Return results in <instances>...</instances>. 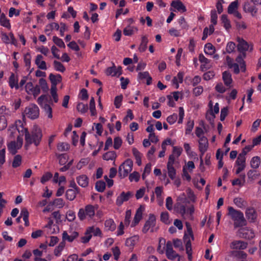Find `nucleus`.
I'll return each mask as SVG.
<instances>
[{"instance_id":"1","label":"nucleus","mask_w":261,"mask_h":261,"mask_svg":"<svg viewBox=\"0 0 261 261\" xmlns=\"http://www.w3.org/2000/svg\"><path fill=\"white\" fill-rule=\"evenodd\" d=\"M21 129L19 128H17L18 131L20 133V132L22 134H24L25 140L26 142V145H31L34 144L36 146L39 145L42 137V130L37 125H34L30 133L27 128H24L21 126Z\"/></svg>"},{"instance_id":"2","label":"nucleus","mask_w":261,"mask_h":261,"mask_svg":"<svg viewBox=\"0 0 261 261\" xmlns=\"http://www.w3.org/2000/svg\"><path fill=\"white\" fill-rule=\"evenodd\" d=\"M228 215L234 221V227H242L246 225V220L243 213L234 209L232 207H228Z\"/></svg>"},{"instance_id":"3","label":"nucleus","mask_w":261,"mask_h":261,"mask_svg":"<svg viewBox=\"0 0 261 261\" xmlns=\"http://www.w3.org/2000/svg\"><path fill=\"white\" fill-rule=\"evenodd\" d=\"M133 162L130 159L125 160L119 167L118 175L121 178L126 177L133 169Z\"/></svg>"},{"instance_id":"4","label":"nucleus","mask_w":261,"mask_h":261,"mask_svg":"<svg viewBox=\"0 0 261 261\" xmlns=\"http://www.w3.org/2000/svg\"><path fill=\"white\" fill-rule=\"evenodd\" d=\"M94 236L102 237V232L100 228L94 226L88 227L85 232L84 237H83V243H88L92 237V234Z\"/></svg>"},{"instance_id":"5","label":"nucleus","mask_w":261,"mask_h":261,"mask_svg":"<svg viewBox=\"0 0 261 261\" xmlns=\"http://www.w3.org/2000/svg\"><path fill=\"white\" fill-rule=\"evenodd\" d=\"M24 113L28 118L34 120L39 117V109L36 105L31 104L25 108Z\"/></svg>"},{"instance_id":"6","label":"nucleus","mask_w":261,"mask_h":261,"mask_svg":"<svg viewBox=\"0 0 261 261\" xmlns=\"http://www.w3.org/2000/svg\"><path fill=\"white\" fill-rule=\"evenodd\" d=\"M175 158L173 154H171L169 157L168 162L167 163V170L169 177L171 179H174L176 177V170L173 167V164Z\"/></svg>"},{"instance_id":"7","label":"nucleus","mask_w":261,"mask_h":261,"mask_svg":"<svg viewBox=\"0 0 261 261\" xmlns=\"http://www.w3.org/2000/svg\"><path fill=\"white\" fill-rule=\"evenodd\" d=\"M166 254L169 259L173 260L178 257V261L180 260V256L173 250L172 244L170 241H168L166 244Z\"/></svg>"},{"instance_id":"8","label":"nucleus","mask_w":261,"mask_h":261,"mask_svg":"<svg viewBox=\"0 0 261 261\" xmlns=\"http://www.w3.org/2000/svg\"><path fill=\"white\" fill-rule=\"evenodd\" d=\"M155 222L156 219L155 216L152 214H150L148 220L145 222L143 227L142 232L146 233L149 229H151V232H153V227L155 225Z\"/></svg>"},{"instance_id":"9","label":"nucleus","mask_w":261,"mask_h":261,"mask_svg":"<svg viewBox=\"0 0 261 261\" xmlns=\"http://www.w3.org/2000/svg\"><path fill=\"white\" fill-rule=\"evenodd\" d=\"M238 233L239 237L243 239L250 240L254 237L253 230L248 227L240 228Z\"/></svg>"},{"instance_id":"10","label":"nucleus","mask_w":261,"mask_h":261,"mask_svg":"<svg viewBox=\"0 0 261 261\" xmlns=\"http://www.w3.org/2000/svg\"><path fill=\"white\" fill-rule=\"evenodd\" d=\"M208 140L207 138L204 136H202L199 138V149L201 153L200 155L201 164H202L203 160L202 159V156L203 155L204 152L207 150L208 148Z\"/></svg>"},{"instance_id":"11","label":"nucleus","mask_w":261,"mask_h":261,"mask_svg":"<svg viewBox=\"0 0 261 261\" xmlns=\"http://www.w3.org/2000/svg\"><path fill=\"white\" fill-rule=\"evenodd\" d=\"M133 196V193L132 192H122L116 199V205L121 206L124 202L128 201Z\"/></svg>"},{"instance_id":"12","label":"nucleus","mask_w":261,"mask_h":261,"mask_svg":"<svg viewBox=\"0 0 261 261\" xmlns=\"http://www.w3.org/2000/svg\"><path fill=\"white\" fill-rule=\"evenodd\" d=\"M113 64V66L112 67L107 68L106 70V74L107 75H112L113 76L117 75L119 76L122 73L121 67L119 66L118 68H116L114 63Z\"/></svg>"},{"instance_id":"13","label":"nucleus","mask_w":261,"mask_h":261,"mask_svg":"<svg viewBox=\"0 0 261 261\" xmlns=\"http://www.w3.org/2000/svg\"><path fill=\"white\" fill-rule=\"evenodd\" d=\"M246 217L250 222H254L257 218V213L253 207L247 208L245 212Z\"/></svg>"},{"instance_id":"14","label":"nucleus","mask_w":261,"mask_h":261,"mask_svg":"<svg viewBox=\"0 0 261 261\" xmlns=\"http://www.w3.org/2000/svg\"><path fill=\"white\" fill-rule=\"evenodd\" d=\"M9 85L12 89L14 88L16 90H18L19 88L18 85V77L14 73H11L9 78Z\"/></svg>"},{"instance_id":"15","label":"nucleus","mask_w":261,"mask_h":261,"mask_svg":"<svg viewBox=\"0 0 261 261\" xmlns=\"http://www.w3.org/2000/svg\"><path fill=\"white\" fill-rule=\"evenodd\" d=\"M248 243L242 241H234L231 243L230 247L233 249H245L247 248Z\"/></svg>"},{"instance_id":"16","label":"nucleus","mask_w":261,"mask_h":261,"mask_svg":"<svg viewBox=\"0 0 261 261\" xmlns=\"http://www.w3.org/2000/svg\"><path fill=\"white\" fill-rule=\"evenodd\" d=\"M49 79L51 83V87H57V84L60 83L62 81V76L59 74L55 75L53 73H50L49 75Z\"/></svg>"},{"instance_id":"17","label":"nucleus","mask_w":261,"mask_h":261,"mask_svg":"<svg viewBox=\"0 0 261 261\" xmlns=\"http://www.w3.org/2000/svg\"><path fill=\"white\" fill-rule=\"evenodd\" d=\"M239 44H238L237 48L238 51L240 52H245L249 48V44L248 43L243 39L238 38Z\"/></svg>"},{"instance_id":"18","label":"nucleus","mask_w":261,"mask_h":261,"mask_svg":"<svg viewBox=\"0 0 261 261\" xmlns=\"http://www.w3.org/2000/svg\"><path fill=\"white\" fill-rule=\"evenodd\" d=\"M142 206H141L139 208H138L136 213L135 214V217L134 218V220L131 224L132 227H134L138 224L142 219Z\"/></svg>"},{"instance_id":"19","label":"nucleus","mask_w":261,"mask_h":261,"mask_svg":"<svg viewBox=\"0 0 261 261\" xmlns=\"http://www.w3.org/2000/svg\"><path fill=\"white\" fill-rule=\"evenodd\" d=\"M42 59L43 56L42 55H38L35 60V64L39 69L46 70L47 69L46 62L44 61H42Z\"/></svg>"},{"instance_id":"20","label":"nucleus","mask_w":261,"mask_h":261,"mask_svg":"<svg viewBox=\"0 0 261 261\" xmlns=\"http://www.w3.org/2000/svg\"><path fill=\"white\" fill-rule=\"evenodd\" d=\"M94 215H95V210H94V206L92 205H88L85 207V212L84 213L83 211V219H84V217H85L86 215L91 218Z\"/></svg>"},{"instance_id":"21","label":"nucleus","mask_w":261,"mask_h":261,"mask_svg":"<svg viewBox=\"0 0 261 261\" xmlns=\"http://www.w3.org/2000/svg\"><path fill=\"white\" fill-rule=\"evenodd\" d=\"M222 78L225 85L227 86H230L232 80L231 75L228 71H224L222 74Z\"/></svg>"},{"instance_id":"22","label":"nucleus","mask_w":261,"mask_h":261,"mask_svg":"<svg viewBox=\"0 0 261 261\" xmlns=\"http://www.w3.org/2000/svg\"><path fill=\"white\" fill-rule=\"evenodd\" d=\"M148 42V40L147 36H142L141 37V42L138 48L140 52H144L146 50Z\"/></svg>"},{"instance_id":"23","label":"nucleus","mask_w":261,"mask_h":261,"mask_svg":"<svg viewBox=\"0 0 261 261\" xmlns=\"http://www.w3.org/2000/svg\"><path fill=\"white\" fill-rule=\"evenodd\" d=\"M171 6L178 11H181L183 12L186 11V7L180 1H173L171 3Z\"/></svg>"},{"instance_id":"24","label":"nucleus","mask_w":261,"mask_h":261,"mask_svg":"<svg viewBox=\"0 0 261 261\" xmlns=\"http://www.w3.org/2000/svg\"><path fill=\"white\" fill-rule=\"evenodd\" d=\"M243 10L245 12L251 13H256L257 9L254 6L251 5L249 2H246L243 6Z\"/></svg>"},{"instance_id":"25","label":"nucleus","mask_w":261,"mask_h":261,"mask_svg":"<svg viewBox=\"0 0 261 261\" xmlns=\"http://www.w3.org/2000/svg\"><path fill=\"white\" fill-rule=\"evenodd\" d=\"M0 24L7 29L11 28L10 21L4 13L2 14L0 17Z\"/></svg>"},{"instance_id":"26","label":"nucleus","mask_w":261,"mask_h":261,"mask_svg":"<svg viewBox=\"0 0 261 261\" xmlns=\"http://www.w3.org/2000/svg\"><path fill=\"white\" fill-rule=\"evenodd\" d=\"M138 240L139 238L138 236H133L126 239L125 241V245L131 248H133Z\"/></svg>"},{"instance_id":"27","label":"nucleus","mask_w":261,"mask_h":261,"mask_svg":"<svg viewBox=\"0 0 261 261\" xmlns=\"http://www.w3.org/2000/svg\"><path fill=\"white\" fill-rule=\"evenodd\" d=\"M174 210L182 216H184L186 213V208L185 205L178 202H176L174 205Z\"/></svg>"},{"instance_id":"28","label":"nucleus","mask_w":261,"mask_h":261,"mask_svg":"<svg viewBox=\"0 0 261 261\" xmlns=\"http://www.w3.org/2000/svg\"><path fill=\"white\" fill-rule=\"evenodd\" d=\"M138 31L137 28L128 25L123 29V33L125 36H132L135 32Z\"/></svg>"},{"instance_id":"29","label":"nucleus","mask_w":261,"mask_h":261,"mask_svg":"<svg viewBox=\"0 0 261 261\" xmlns=\"http://www.w3.org/2000/svg\"><path fill=\"white\" fill-rule=\"evenodd\" d=\"M215 47L210 43L205 44L204 48V52L205 54L212 55L215 52Z\"/></svg>"},{"instance_id":"30","label":"nucleus","mask_w":261,"mask_h":261,"mask_svg":"<svg viewBox=\"0 0 261 261\" xmlns=\"http://www.w3.org/2000/svg\"><path fill=\"white\" fill-rule=\"evenodd\" d=\"M105 225L108 230L113 231L116 228V225L112 219H109L105 221Z\"/></svg>"},{"instance_id":"31","label":"nucleus","mask_w":261,"mask_h":261,"mask_svg":"<svg viewBox=\"0 0 261 261\" xmlns=\"http://www.w3.org/2000/svg\"><path fill=\"white\" fill-rule=\"evenodd\" d=\"M261 161L259 157L256 156L253 157L250 162V165L251 167L253 168L256 169L257 168L260 164Z\"/></svg>"},{"instance_id":"32","label":"nucleus","mask_w":261,"mask_h":261,"mask_svg":"<svg viewBox=\"0 0 261 261\" xmlns=\"http://www.w3.org/2000/svg\"><path fill=\"white\" fill-rule=\"evenodd\" d=\"M17 145L14 141L11 142L8 145V150L12 154L14 155L16 153L17 149L19 148V147L17 148Z\"/></svg>"},{"instance_id":"33","label":"nucleus","mask_w":261,"mask_h":261,"mask_svg":"<svg viewBox=\"0 0 261 261\" xmlns=\"http://www.w3.org/2000/svg\"><path fill=\"white\" fill-rule=\"evenodd\" d=\"M238 7V3L237 1L233 2L230 4L228 7V13L233 14L237 11Z\"/></svg>"},{"instance_id":"34","label":"nucleus","mask_w":261,"mask_h":261,"mask_svg":"<svg viewBox=\"0 0 261 261\" xmlns=\"http://www.w3.org/2000/svg\"><path fill=\"white\" fill-rule=\"evenodd\" d=\"M221 20L222 23H223L224 27L226 29V30H228L231 28V24L230 23V21L227 18V16L225 14H223L221 16Z\"/></svg>"},{"instance_id":"35","label":"nucleus","mask_w":261,"mask_h":261,"mask_svg":"<svg viewBox=\"0 0 261 261\" xmlns=\"http://www.w3.org/2000/svg\"><path fill=\"white\" fill-rule=\"evenodd\" d=\"M234 204L240 208H243L246 206V202L241 198L237 197L233 199Z\"/></svg>"},{"instance_id":"36","label":"nucleus","mask_w":261,"mask_h":261,"mask_svg":"<svg viewBox=\"0 0 261 261\" xmlns=\"http://www.w3.org/2000/svg\"><path fill=\"white\" fill-rule=\"evenodd\" d=\"M22 158L20 155L17 154L14 158L13 161L12 163V166L13 168H17L19 167L21 163Z\"/></svg>"},{"instance_id":"37","label":"nucleus","mask_w":261,"mask_h":261,"mask_svg":"<svg viewBox=\"0 0 261 261\" xmlns=\"http://www.w3.org/2000/svg\"><path fill=\"white\" fill-rule=\"evenodd\" d=\"M50 204L58 208H62L64 205V202L62 198H56L53 201L50 202Z\"/></svg>"},{"instance_id":"38","label":"nucleus","mask_w":261,"mask_h":261,"mask_svg":"<svg viewBox=\"0 0 261 261\" xmlns=\"http://www.w3.org/2000/svg\"><path fill=\"white\" fill-rule=\"evenodd\" d=\"M106 188V183L102 180H98L96 182L95 189L99 192H103Z\"/></svg>"},{"instance_id":"39","label":"nucleus","mask_w":261,"mask_h":261,"mask_svg":"<svg viewBox=\"0 0 261 261\" xmlns=\"http://www.w3.org/2000/svg\"><path fill=\"white\" fill-rule=\"evenodd\" d=\"M116 158V154L114 151H109L103 155V159L105 160H113Z\"/></svg>"},{"instance_id":"40","label":"nucleus","mask_w":261,"mask_h":261,"mask_svg":"<svg viewBox=\"0 0 261 261\" xmlns=\"http://www.w3.org/2000/svg\"><path fill=\"white\" fill-rule=\"evenodd\" d=\"M54 68L56 71L63 72L65 70V68L64 65L59 61H54Z\"/></svg>"},{"instance_id":"41","label":"nucleus","mask_w":261,"mask_h":261,"mask_svg":"<svg viewBox=\"0 0 261 261\" xmlns=\"http://www.w3.org/2000/svg\"><path fill=\"white\" fill-rule=\"evenodd\" d=\"M57 158L59 160V164L61 165H64L67 162L68 159V155L66 153H62L59 154Z\"/></svg>"},{"instance_id":"42","label":"nucleus","mask_w":261,"mask_h":261,"mask_svg":"<svg viewBox=\"0 0 261 261\" xmlns=\"http://www.w3.org/2000/svg\"><path fill=\"white\" fill-rule=\"evenodd\" d=\"M39 86H40V87L41 88V89L43 92H46L48 91V87L46 81L44 79L41 78L39 80Z\"/></svg>"},{"instance_id":"43","label":"nucleus","mask_w":261,"mask_h":261,"mask_svg":"<svg viewBox=\"0 0 261 261\" xmlns=\"http://www.w3.org/2000/svg\"><path fill=\"white\" fill-rule=\"evenodd\" d=\"M23 60L25 66L28 69H29L31 64V56L29 53H27L24 55Z\"/></svg>"},{"instance_id":"44","label":"nucleus","mask_w":261,"mask_h":261,"mask_svg":"<svg viewBox=\"0 0 261 261\" xmlns=\"http://www.w3.org/2000/svg\"><path fill=\"white\" fill-rule=\"evenodd\" d=\"M66 198L70 201L73 200L75 197V191L73 189H68L66 192Z\"/></svg>"},{"instance_id":"45","label":"nucleus","mask_w":261,"mask_h":261,"mask_svg":"<svg viewBox=\"0 0 261 261\" xmlns=\"http://www.w3.org/2000/svg\"><path fill=\"white\" fill-rule=\"evenodd\" d=\"M42 108L45 112L46 114L47 115L48 117L49 118H51L53 117V115L51 107L47 103H44Z\"/></svg>"},{"instance_id":"46","label":"nucleus","mask_w":261,"mask_h":261,"mask_svg":"<svg viewBox=\"0 0 261 261\" xmlns=\"http://www.w3.org/2000/svg\"><path fill=\"white\" fill-rule=\"evenodd\" d=\"M54 42L59 47L65 48V45L62 39L58 38L57 36H54L53 38Z\"/></svg>"},{"instance_id":"47","label":"nucleus","mask_w":261,"mask_h":261,"mask_svg":"<svg viewBox=\"0 0 261 261\" xmlns=\"http://www.w3.org/2000/svg\"><path fill=\"white\" fill-rule=\"evenodd\" d=\"M236 163L238 166H243L246 167V156L239 154Z\"/></svg>"},{"instance_id":"48","label":"nucleus","mask_w":261,"mask_h":261,"mask_svg":"<svg viewBox=\"0 0 261 261\" xmlns=\"http://www.w3.org/2000/svg\"><path fill=\"white\" fill-rule=\"evenodd\" d=\"M206 118L210 121V123L214 126V121L215 118V114L213 113V110H210L209 112L206 114Z\"/></svg>"},{"instance_id":"49","label":"nucleus","mask_w":261,"mask_h":261,"mask_svg":"<svg viewBox=\"0 0 261 261\" xmlns=\"http://www.w3.org/2000/svg\"><path fill=\"white\" fill-rule=\"evenodd\" d=\"M69 146L68 144L65 143H59L57 145V149L60 151H64L68 150Z\"/></svg>"},{"instance_id":"50","label":"nucleus","mask_w":261,"mask_h":261,"mask_svg":"<svg viewBox=\"0 0 261 261\" xmlns=\"http://www.w3.org/2000/svg\"><path fill=\"white\" fill-rule=\"evenodd\" d=\"M122 143V141L120 137H115L114 140V148L118 149L121 147Z\"/></svg>"},{"instance_id":"51","label":"nucleus","mask_w":261,"mask_h":261,"mask_svg":"<svg viewBox=\"0 0 261 261\" xmlns=\"http://www.w3.org/2000/svg\"><path fill=\"white\" fill-rule=\"evenodd\" d=\"M57 87H51L50 93L55 102L58 101V96L57 93Z\"/></svg>"},{"instance_id":"52","label":"nucleus","mask_w":261,"mask_h":261,"mask_svg":"<svg viewBox=\"0 0 261 261\" xmlns=\"http://www.w3.org/2000/svg\"><path fill=\"white\" fill-rule=\"evenodd\" d=\"M173 245L175 248H178L180 251L184 250L182 243L180 240L178 239L173 240Z\"/></svg>"},{"instance_id":"53","label":"nucleus","mask_w":261,"mask_h":261,"mask_svg":"<svg viewBox=\"0 0 261 261\" xmlns=\"http://www.w3.org/2000/svg\"><path fill=\"white\" fill-rule=\"evenodd\" d=\"M161 220L166 224L170 223L169 214L167 212H163L161 215Z\"/></svg>"},{"instance_id":"54","label":"nucleus","mask_w":261,"mask_h":261,"mask_svg":"<svg viewBox=\"0 0 261 261\" xmlns=\"http://www.w3.org/2000/svg\"><path fill=\"white\" fill-rule=\"evenodd\" d=\"M165 239L163 238L160 239L157 250L160 254H163L164 253V249H162V245L165 246Z\"/></svg>"},{"instance_id":"55","label":"nucleus","mask_w":261,"mask_h":261,"mask_svg":"<svg viewBox=\"0 0 261 261\" xmlns=\"http://www.w3.org/2000/svg\"><path fill=\"white\" fill-rule=\"evenodd\" d=\"M53 177V175L50 172H46L42 176L41 178V182L42 184H45L46 181L49 180Z\"/></svg>"},{"instance_id":"56","label":"nucleus","mask_w":261,"mask_h":261,"mask_svg":"<svg viewBox=\"0 0 261 261\" xmlns=\"http://www.w3.org/2000/svg\"><path fill=\"white\" fill-rule=\"evenodd\" d=\"M1 39L2 41L5 44L11 43V41L9 36L4 32H1Z\"/></svg>"},{"instance_id":"57","label":"nucleus","mask_w":261,"mask_h":261,"mask_svg":"<svg viewBox=\"0 0 261 261\" xmlns=\"http://www.w3.org/2000/svg\"><path fill=\"white\" fill-rule=\"evenodd\" d=\"M177 119V115L176 114H173L167 118V121L170 124H172L175 123Z\"/></svg>"},{"instance_id":"58","label":"nucleus","mask_w":261,"mask_h":261,"mask_svg":"<svg viewBox=\"0 0 261 261\" xmlns=\"http://www.w3.org/2000/svg\"><path fill=\"white\" fill-rule=\"evenodd\" d=\"M112 251L114 256V259L116 260H118L120 254V251L119 247L117 246L113 247L112 248Z\"/></svg>"},{"instance_id":"59","label":"nucleus","mask_w":261,"mask_h":261,"mask_svg":"<svg viewBox=\"0 0 261 261\" xmlns=\"http://www.w3.org/2000/svg\"><path fill=\"white\" fill-rule=\"evenodd\" d=\"M140 174L138 172L135 171L133 173H131L129 176V179L130 181H132L133 180H135L136 181H138L139 180Z\"/></svg>"},{"instance_id":"60","label":"nucleus","mask_w":261,"mask_h":261,"mask_svg":"<svg viewBox=\"0 0 261 261\" xmlns=\"http://www.w3.org/2000/svg\"><path fill=\"white\" fill-rule=\"evenodd\" d=\"M235 47H236V44L234 42H228L226 46V48L227 53H232V51H233Z\"/></svg>"},{"instance_id":"61","label":"nucleus","mask_w":261,"mask_h":261,"mask_svg":"<svg viewBox=\"0 0 261 261\" xmlns=\"http://www.w3.org/2000/svg\"><path fill=\"white\" fill-rule=\"evenodd\" d=\"M7 126V122L6 118L4 116L0 117V130H4Z\"/></svg>"},{"instance_id":"62","label":"nucleus","mask_w":261,"mask_h":261,"mask_svg":"<svg viewBox=\"0 0 261 261\" xmlns=\"http://www.w3.org/2000/svg\"><path fill=\"white\" fill-rule=\"evenodd\" d=\"M64 245L60 243L58 247H57L54 250V254L56 256H58L61 254V252L63 250Z\"/></svg>"},{"instance_id":"63","label":"nucleus","mask_w":261,"mask_h":261,"mask_svg":"<svg viewBox=\"0 0 261 261\" xmlns=\"http://www.w3.org/2000/svg\"><path fill=\"white\" fill-rule=\"evenodd\" d=\"M122 98H123V96L122 95H119V96H117L115 98V100H114V105L116 107V108H119L120 106H121V103L122 102Z\"/></svg>"},{"instance_id":"64","label":"nucleus","mask_w":261,"mask_h":261,"mask_svg":"<svg viewBox=\"0 0 261 261\" xmlns=\"http://www.w3.org/2000/svg\"><path fill=\"white\" fill-rule=\"evenodd\" d=\"M75 218V213L72 211H69L67 212L66 214V219L69 222L73 221Z\"/></svg>"}]
</instances>
